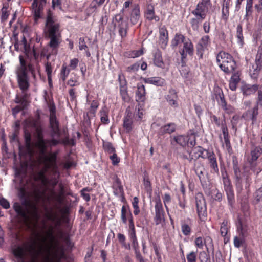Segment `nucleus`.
Segmentation results:
<instances>
[{"label": "nucleus", "mask_w": 262, "mask_h": 262, "mask_svg": "<svg viewBox=\"0 0 262 262\" xmlns=\"http://www.w3.org/2000/svg\"><path fill=\"white\" fill-rule=\"evenodd\" d=\"M13 253L18 262H61L64 257V249L55 241L53 227L50 226L47 229L44 223L33 243L17 247Z\"/></svg>", "instance_id": "1"}, {"label": "nucleus", "mask_w": 262, "mask_h": 262, "mask_svg": "<svg viewBox=\"0 0 262 262\" xmlns=\"http://www.w3.org/2000/svg\"><path fill=\"white\" fill-rule=\"evenodd\" d=\"M60 23L57 17L50 10L48 11L46 19L45 31L50 39L48 48L47 51L43 50L41 56H46L48 61L45 65V71L48 78L50 80L52 77V70L54 66L50 62V60L54 61L58 53V48L62 41Z\"/></svg>", "instance_id": "2"}, {"label": "nucleus", "mask_w": 262, "mask_h": 262, "mask_svg": "<svg viewBox=\"0 0 262 262\" xmlns=\"http://www.w3.org/2000/svg\"><path fill=\"white\" fill-rule=\"evenodd\" d=\"M40 160L41 163L43 165V167L37 172L36 179L40 181L45 187H47L49 186L52 187L51 188L49 189L50 193L49 199L56 201L58 202H61L63 195V186L61 185H60V191L58 194H57L55 191L54 187L58 183L57 180L55 178L49 179L46 176V173L49 169H52L53 172L56 173L57 172V153L50 152L48 156H44L43 159Z\"/></svg>", "instance_id": "3"}, {"label": "nucleus", "mask_w": 262, "mask_h": 262, "mask_svg": "<svg viewBox=\"0 0 262 262\" xmlns=\"http://www.w3.org/2000/svg\"><path fill=\"white\" fill-rule=\"evenodd\" d=\"M37 121H34L33 125L35 127V137L36 139L35 146L38 150L40 155V160H42L44 156H48L47 154L48 147L55 146L60 143V141L55 138L51 139H45L43 134V129L40 126L37 125Z\"/></svg>", "instance_id": "4"}, {"label": "nucleus", "mask_w": 262, "mask_h": 262, "mask_svg": "<svg viewBox=\"0 0 262 262\" xmlns=\"http://www.w3.org/2000/svg\"><path fill=\"white\" fill-rule=\"evenodd\" d=\"M19 60L20 64L16 68L15 70L17 82L19 88L25 92L30 86L28 71L32 73L33 68L31 63H27L23 56H19Z\"/></svg>", "instance_id": "5"}, {"label": "nucleus", "mask_w": 262, "mask_h": 262, "mask_svg": "<svg viewBox=\"0 0 262 262\" xmlns=\"http://www.w3.org/2000/svg\"><path fill=\"white\" fill-rule=\"evenodd\" d=\"M218 66L224 72L231 73L236 68V63L232 56L225 52H220L216 56Z\"/></svg>", "instance_id": "6"}, {"label": "nucleus", "mask_w": 262, "mask_h": 262, "mask_svg": "<svg viewBox=\"0 0 262 262\" xmlns=\"http://www.w3.org/2000/svg\"><path fill=\"white\" fill-rule=\"evenodd\" d=\"M210 4V0H201L197 4L196 8L192 11L196 18L191 19L192 25L196 24L198 26L199 23H201L204 20L206 14L208 11V5Z\"/></svg>", "instance_id": "7"}, {"label": "nucleus", "mask_w": 262, "mask_h": 262, "mask_svg": "<svg viewBox=\"0 0 262 262\" xmlns=\"http://www.w3.org/2000/svg\"><path fill=\"white\" fill-rule=\"evenodd\" d=\"M222 177L224 190L226 193L228 204L232 206L234 202L235 199L234 191L231 182L227 177L226 173L223 174Z\"/></svg>", "instance_id": "8"}, {"label": "nucleus", "mask_w": 262, "mask_h": 262, "mask_svg": "<svg viewBox=\"0 0 262 262\" xmlns=\"http://www.w3.org/2000/svg\"><path fill=\"white\" fill-rule=\"evenodd\" d=\"M155 216L154 222L156 225L162 224L164 222V211L161 201L159 198L155 200Z\"/></svg>", "instance_id": "9"}, {"label": "nucleus", "mask_w": 262, "mask_h": 262, "mask_svg": "<svg viewBox=\"0 0 262 262\" xmlns=\"http://www.w3.org/2000/svg\"><path fill=\"white\" fill-rule=\"evenodd\" d=\"M180 54L181 56V60L183 63H184L185 59L187 56H192L193 55L194 48L192 42L189 39L187 40L183 43V47L179 51Z\"/></svg>", "instance_id": "10"}, {"label": "nucleus", "mask_w": 262, "mask_h": 262, "mask_svg": "<svg viewBox=\"0 0 262 262\" xmlns=\"http://www.w3.org/2000/svg\"><path fill=\"white\" fill-rule=\"evenodd\" d=\"M195 203L198 215L200 217L205 216L206 214V205L202 193L196 194Z\"/></svg>", "instance_id": "11"}, {"label": "nucleus", "mask_w": 262, "mask_h": 262, "mask_svg": "<svg viewBox=\"0 0 262 262\" xmlns=\"http://www.w3.org/2000/svg\"><path fill=\"white\" fill-rule=\"evenodd\" d=\"M262 68V58L256 56L255 62L251 65L249 69V73L252 78H256Z\"/></svg>", "instance_id": "12"}, {"label": "nucleus", "mask_w": 262, "mask_h": 262, "mask_svg": "<svg viewBox=\"0 0 262 262\" xmlns=\"http://www.w3.org/2000/svg\"><path fill=\"white\" fill-rule=\"evenodd\" d=\"M46 3V0H34L32 7L35 20H37L40 17Z\"/></svg>", "instance_id": "13"}, {"label": "nucleus", "mask_w": 262, "mask_h": 262, "mask_svg": "<svg viewBox=\"0 0 262 262\" xmlns=\"http://www.w3.org/2000/svg\"><path fill=\"white\" fill-rule=\"evenodd\" d=\"M194 169L198 176L202 186L206 183L207 172L202 164L196 162L194 164Z\"/></svg>", "instance_id": "14"}, {"label": "nucleus", "mask_w": 262, "mask_h": 262, "mask_svg": "<svg viewBox=\"0 0 262 262\" xmlns=\"http://www.w3.org/2000/svg\"><path fill=\"white\" fill-rule=\"evenodd\" d=\"M222 131L223 135L224 142L223 141V137L221 135H219V138L221 142L222 143V147H224L225 145L226 149L229 150L231 148L229 133L227 126L223 122H222Z\"/></svg>", "instance_id": "15"}, {"label": "nucleus", "mask_w": 262, "mask_h": 262, "mask_svg": "<svg viewBox=\"0 0 262 262\" xmlns=\"http://www.w3.org/2000/svg\"><path fill=\"white\" fill-rule=\"evenodd\" d=\"M21 42L23 45L24 52L27 57L28 59H32L33 57L35 59H37L38 54L36 53L34 48L32 49L30 46L27 44V40L24 36L23 37Z\"/></svg>", "instance_id": "16"}, {"label": "nucleus", "mask_w": 262, "mask_h": 262, "mask_svg": "<svg viewBox=\"0 0 262 262\" xmlns=\"http://www.w3.org/2000/svg\"><path fill=\"white\" fill-rule=\"evenodd\" d=\"M50 127L51 129V136L52 138L60 137V132L59 129V122L56 117H50Z\"/></svg>", "instance_id": "17"}, {"label": "nucleus", "mask_w": 262, "mask_h": 262, "mask_svg": "<svg viewBox=\"0 0 262 262\" xmlns=\"http://www.w3.org/2000/svg\"><path fill=\"white\" fill-rule=\"evenodd\" d=\"M262 154V148L259 147H256L252 149L251 151V159L250 161V163L251 164V168L254 171L256 172L257 173H258L260 171L261 169H258V170H256L255 169L253 164L254 162H255L258 158L260 157V156Z\"/></svg>", "instance_id": "18"}, {"label": "nucleus", "mask_w": 262, "mask_h": 262, "mask_svg": "<svg viewBox=\"0 0 262 262\" xmlns=\"http://www.w3.org/2000/svg\"><path fill=\"white\" fill-rule=\"evenodd\" d=\"M168 41V33L166 27L162 26L159 29V43L161 47L165 49Z\"/></svg>", "instance_id": "19"}, {"label": "nucleus", "mask_w": 262, "mask_h": 262, "mask_svg": "<svg viewBox=\"0 0 262 262\" xmlns=\"http://www.w3.org/2000/svg\"><path fill=\"white\" fill-rule=\"evenodd\" d=\"M137 90L136 92V100L138 102H144L146 100L145 88L142 83L137 84Z\"/></svg>", "instance_id": "20"}, {"label": "nucleus", "mask_w": 262, "mask_h": 262, "mask_svg": "<svg viewBox=\"0 0 262 262\" xmlns=\"http://www.w3.org/2000/svg\"><path fill=\"white\" fill-rule=\"evenodd\" d=\"M126 113L123 119V127L127 132H129L133 128L132 113L128 108L126 109Z\"/></svg>", "instance_id": "21"}, {"label": "nucleus", "mask_w": 262, "mask_h": 262, "mask_svg": "<svg viewBox=\"0 0 262 262\" xmlns=\"http://www.w3.org/2000/svg\"><path fill=\"white\" fill-rule=\"evenodd\" d=\"M208 152V151L203 149L201 147L198 146L192 149L190 152V156L191 157L192 159H198L200 157L205 159L206 158V155Z\"/></svg>", "instance_id": "22"}, {"label": "nucleus", "mask_w": 262, "mask_h": 262, "mask_svg": "<svg viewBox=\"0 0 262 262\" xmlns=\"http://www.w3.org/2000/svg\"><path fill=\"white\" fill-rule=\"evenodd\" d=\"M140 18V8L138 5H134L130 14V20L133 25L137 24Z\"/></svg>", "instance_id": "23"}, {"label": "nucleus", "mask_w": 262, "mask_h": 262, "mask_svg": "<svg viewBox=\"0 0 262 262\" xmlns=\"http://www.w3.org/2000/svg\"><path fill=\"white\" fill-rule=\"evenodd\" d=\"M154 63L159 68H164L165 64L163 60L161 52L157 50L154 54Z\"/></svg>", "instance_id": "24"}, {"label": "nucleus", "mask_w": 262, "mask_h": 262, "mask_svg": "<svg viewBox=\"0 0 262 262\" xmlns=\"http://www.w3.org/2000/svg\"><path fill=\"white\" fill-rule=\"evenodd\" d=\"M205 239H204L202 237H196L195 239V246L199 249H202L204 245L206 244V241L209 240L210 241L209 246L210 248L213 251V245L211 239L212 238L209 236H207Z\"/></svg>", "instance_id": "25"}, {"label": "nucleus", "mask_w": 262, "mask_h": 262, "mask_svg": "<svg viewBox=\"0 0 262 262\" xmlns=\"http://www.w3.org/2000/svg\"><path fill=\"white\" fill-rule=\"evenodd\" d=\"M206 156V158H207L209 160L210 166L214 172H218L219 168L215 154L213 152H208Z\"/></svg>", "instance_id": "26"}, {"label": "nucleus", "mask_w": 262, "mask_h": 262, "mask_svg": "<svg viewBox=\"0 0 262 262\" xmlns=\"http://www.w3.org/2000/svg\"><path fill=\"white\" fill-rule=\"evenodd\" d=\"M258 114V105H257L251 110H248L244 114V117L247 120H251L255 122Z\"/></svg>", "instance_id": "27"}, {"label": "nucleus", "mask_w": 262, "mask_h": 262, "mask_svg": "<svg viewBox=\"0 0 262 262\" xmlns=\"http://www.w3.org/2000/svg\"><path fill=\"white\" fill-rule=\"evenodd\" d=\"M14 208L17 214L22 217L25 222L29 221V217L28 215L27 212L19 204L15 203L14 204Z\"/></svg>", "instance_id": "28"}, {"label": "nucleus", "mask_w": 262, "mask_h": 262, "mask_svg": "<svg viewBox=\"0 0 262 262\" xmlns=\"http://www.w3.org/2000/svg\"><path fill=\"white\" fill-rule=\"evenodd\" d=\"M187 40L185 38V37L181 33H176L172 39L171 42V46L173 47H176L182 43H184V42Z\"/></svg>", "instance_id": "29"}, {"label": "nucleus", "mask_w": 262, "mask_h": 262, "mask_svg": "<svg viewBox=\"0 0 262 262\" xmlns=\"http://www.w3.org/2000/svg\"><path fill=\"white\" fill-rule=\"evenodd\" d=\"M176 127V124L173 123L167 124L160 128L159 134L161 135L166 133L171 134L175 131Z\"/></svg>", "instance_id": "30"}, {"label": "nucleus", "mask_w": 262, "mask_h": 262, "mask_svg": "<svg viewBox=\"0 0 262 262\" xmlns=\"http://www.w3.org/2000/svg\"><path fill=\"white\" fill-rule=\"evenodd\" d=\"M145 83L152 84L157 86H163L164 85L165 80L160 77H149L144 79Z\"/></svg>", "instance_id": "31"}, {"label": "nucleus", "mask_w": 262, "mask_h": 262, "mask_svg": "<svg viewBox=\"0 0 262 262\" xmlns=\"http://www.w3.org/2000/svg\"><path fill=\"white\" fill-rule=\"evenodd\" d=\"M258 89V85L256 84H246L243 86L242 90L244 95L248 96L254 93Z\"/></svg>", "instance_id": "32"}, {"label": "nucleus", "mask_w": 262, "mask_h": 262, "mask_svg": "<svg viewBox=\"0 0 262 262\" xmlns=\"http://www.w3.org/2000/svg\"><path fill=\"white\" fill-rule=\"evenodd\" d=\"M120 94L122 100L125 102H128L130 101V97L128 94L127 87L126 84H120Z\"/></svg>", "instance_id": "33"}, {"label": "nucleus", "mask_w": 262, "mask_h": 262, "mask_svg": "<svg viewBox=\"0 0 262 262\" xmlns=\"http://www.w3.org/2000/svg\"><path fill=\"white\" fill-rule=\"evenodd\" d=\"M177 95L174 91L169 92V94L167 96V100L169 104L172 106H177Z\"/></svg>", "instance_id": "34"}, {"label": "nucleus", "mask_w": 262, "mask_h": 262, "mask_svg": "<svg viewBox=\"0 0 262 262\" xmlns=\"http://www.w3.org/2000/svg\"><path fill=\"white\" fill-rule=\"evenodd\" d=\"M146 17L149 20H155L158 21L159 17L155 15L154 9L152 6L148 7L145 13Z\"/></svg>", "instance_id": "35"}, {"label": "nucleus", "mask_w": 262, "mask_h": 262, "mask_svg": "<svg viewBox=\"0 0 262 262\" xmlns=\"http://www.w3.org/2000/svg\"><path fill=\"white\" fill-rule=\"evenodd\" d=\"M131 212L128 209V207L123 205L121 208V218L122 222L126 224L127 223V218L129 216H131Z\"/></svg>", "instance_id": "36"}, {"label": "nucleus", "mask_w": 262, "mask_h": 262, "mask_svg": "<svg viewBox=\"0 0 262 262\" xmlns=\"http://www.w3.org/2000/svg\"><path fill=\"white\" fill-rule=\"evenodd\" d=\"M174 141L180 145L184 147L188 142V136L179 135L174 137Z\"/></svg>", "instance_id": "37"}, {"label": "nucleus", "mask_w": 262, "mask_h": 262, "mask_svg": "<svg viewBox=\"0 0 262 262\" xmlns=\"http://www.w3.org/2000/svg\"><path fill=\"white\" fill-rule=\"evenodd\" d=\"M236 37L237 38V43L241 47L244 44V37L243 35V30L242 25L239 24L236 28Z\"/></svg>", "instance_id": "38"}, {"label": "nucleus", "mask_w": 262, "mask_h": 262, "mask_svg": "<svg viewBox=\"0 0 262 262\" xmlns=\"http://www.w3.org/2000/svg\"><path fill=\"white\" fill-rule=\"evenodd\" d=\"M143 107V104H141L140 103H138L137 106V112L135 115V119L137 121H141L143 118L144 115Z\"/></svg>", "instance_id": "39"}, {"label": "nucleus", "mask_w": 262, "mask_h": 262, "mask_svg": "<svg viewBox=\"0 0 262 262\" xmlns=\"http://www.w3.org/2000/svg\"><path fill=\"white\" fill-rule=\"evenodd\" d=\"M29 88H28V89L26 90V91L25 92H23L22 91V90L21 89H20V90H21V97H19V96L18 95H16V97H15V103H20L25 101L26 100V99L28 98V97L29 96V95L28 94V91H29Z\"/></svg>", "instance_id": "40"}, {"label": "nucleus", "mask_w": 262, "mask_h": 262, "mask_svg": "<svg viewBox=\"0 0 262 262\" xmlns=\"http://www.w3.org/2000/svg\"><path fill=\"white\" fill-rule=\"evenodd\" d=\"M119 28V33L122 37H124L126 35L127 24L126 22H122L118 25Z\"/></svg>", "instance_id": "41"}, {"label": "nucleus", "mask_w": 262, "mask_h": 262, "mask_svg": "<svg viewBox=\"0 0 262 262\" xmlns=\"http://www.w3.org/2000/svg\"><path fill=\"white\" fill-rule=\"evenodd\" d=\"M70 72V69H69L67 66L64 64L62 65L60 71V79H62L63 81H65L67 78L68 77L69 73Z\"/></svg>", "instance_id": "42"}, {"label": "nucleus", "mask_w": 262, "mask_h": 262, "mask_svg": "<svg viewBox=\"0 0 262 262\" xmlns=\"http://www.w3.org/2000/svg\"><path fill=\"white\" fill-rule=\"evenodd\" d=\"M228 221L226 220H224L222 223L220 228V232L221 234L223 236H225L228 233Z\"/></svg>", "instance_id": "43"}, {"label": "nucleus", "mask_w": 262, "mask_h": 262, "mask_svg": "<svg viewBox=\"0 0 262 262\" xmlns=\"http://www.w3.org/2000/svg\"><path fill=\"white\" fill-rule=\"evenodd\" d=\"M98 5L96 4L94 1H92L90 6L86 9V11L88 15H90L93 13H95L97 11V9L98 7H99Z\"/></svg>", "instance_id": "44"}, {"label": "nucleus", "mask_w": 262, "mask_h": 262, "mask_svg": "<svg viewBox=\"0 0 262 262\" xmlns=\"http://www.w3.org/2000/svg\"><path fill=\"white\" fill-rule=\"evenodd\" d=\"M100 114L101 121L103 123L107 124L108 123V119L107 116V113L106 110L103 108L100 111Z\"/></svg>", "instance_id": "45"}, {"label": "nucleus", "mask_w": 262, "mask_h": 262, "mask_svg": "<svg viewBox=\"0 0 262 262\" xmlns=\"http://www.w3.org/2000/svg\"><path fill=\"white\" fill-rule=\"evenodd\" d=\"M187 262H196L197 254L196 252L191 251L186 255Z\"/></svg>", "instance_id": "46"}, {"label": "nucleus", "mask_w": 262, "mask_h": 262, "mask_svg": "<svg viewBox=\"0 0 262 262\" xmlns=\"http://www.w3.org/2000/svg\"><path fill=\"white\" fill-rule=\"evenodd\" d=\"M103 147L105 151L110 154H112L115 152V148L113 147V145L110 142L105 143L103 145Z\"/></svg>", "instance_id": "47"}, {"label": "nucleus", "mask_w": 262, "mask_h": 262, "mask_svg": "<svg viewBox=\"0 0 262 262\" xmlns=\"http://www.w3.org/2000/svg\"><path fill=\"white\" fill-rule=\"evenodd\" d=\"M196 55L199 56V58L200 59L202 58L205 49L206 48L203 46L201 44L198 43V45L196 46Z\"/></svg>", "instance_id": "48"}, {"label": "nucleus", "mask_w": 262, "mask_h": 262, "mask_svg": "<svg viewBox=\"0 0 262 262\" xmlns=\"http://www.w3.org/2000/svg\"><path fill=\"white\" fill-rule=\"evenodd\" d=\"M182 232L186 236L189 235L191 232L190 227L186 224H183L181 226Z\"/></svg>", "instance_id": "49"}, {"label": "nucleus", "mask_w": 262, "mask_h": 262, "mask_svg": "<svg viewBox=\"0 0 262 262\" xmlns=\"http://www.w3.org/2000/svg\"><path fill=\"white\" fill-rule=\"evenodd\" d=\"M32 212L33 217L35 222H37L39 219L40 215L38 213V208L36 205H32Z\"/></svg>", "instance_id": "50"}, {"label": "nucleus", "mask_w": 262, "mask_h": 262, "mask_svg": "<svg viewBox=\"0 0 262 262\" xmlns=\"http://www.w3.org/2000/svg\"><path fill=\"white\" fill-rule=\"evenodd\" d=\"M252 5L253 0H247V4L246 7V14L245 16H247V15H250L252 13Z\"/></svg>", "instance_id": "51"}, {"label": "nucleus", "mask_w": 262, "mask_h": 262, "mask_svg": "<svg viewBox=\"0 0 262 262\" xmlns=\"http://www.w3.org/2000/svg\"><path fill=\"white\" fill-rule=\"evenodd\" d=\"M245 242V239L243 237L235 236L234 238V245L236 248H239Z\"/></svg>", "instance_id": "52"}, {"label": "nucleus", "mask_w": 262, "mask_h": 262, "mask_svg": "<svg viewBox=\"0 0 262 262\" xmlns=\"http://www.w3.org/2000/svg\"><path fill=\"white\" fill-rule=\"evenodd\" d=\"M79 63V60L77 58H74L70 60V63L69 65V69L75 70L77 68Z\"/></svg>", "instance_id": "53"}, {"label": "nucleus", "mask_w": 262, "mask_h": 262, "mask_svg": "<svg viewBox=\"0 0 262 262\" xmlns=\"http://www.w3.org/2000/svg\"><path fill=\"white\" fill-rule=\"evenodd\" d=\"M99 106V103L97 101L93 100L91 104V108L89 113L92 114L95 113L96 111Z\"/></svg>", "instance_id": "54"}, {"label": "nucleus", "mask_w": 262, "mask_h": 262, "mask_svg": "<svg viewBox=\"0 0 262 262\" xmlns=\"http://www.w3.org/2000/svg\"><path fill=\"white\" fill-rule=\"evenodd\" d=\"M2 15H1V20L2 21H6L9 15V13L7 11V9L5 7H3L1 10Z\"/></svg>", "instance_id": "55"}, {"label": "nucleus", "mask_w": 262, "mask_h": 262, "mask_svg": "<svg viewBox=\"0 0 262 262\" xmlns=\"http://www.w3.org/2000/svg\"><path fill=\"white\" fill-rule=\"evenodd\" d=\"M254 197L257 202L262 201V186L255 191Z\"/></svg>", "instance_id": "56"}, {"label": "nucleus", "mask_w": 262, "mask_h": 262, "mask_svg": "<svg viewBox=\"0 0 262 262\" xmlns=\"http://www.w3.org/2000/svg\"><path fill=\"white\" fill-rule=\"evenodd\" d=\"M257 91L258 93L257 105L262 106V86L258 85Z\"/></svg>", "instance_id": "57"}, {"label": "nucleus", "mask_w": 262, "mask_h": 262, "mask_svg": "<svg viewBox=\"0 0 262 262\" xmlns=\"http://www.w3.org/2000/svg\"><path fill=\"white\" fill-rule=\"evenodd\" d=\"M209 43V37L208 35L204 36L202 37L200 40L199 44H201L205 47H207Z\"/></svg>", "instance_id": "58"}, {"label": "nucleus", "mask_w": 262, "mask_h": 262, "mask_svg": "<svg viewBox=\"0 0 262 262\" xmlns=\"http://www.w3.org/2000/svg\"><path fill=\"white\" fill-rule=\"evenodd\" d=\"M114 187H116V191L117 193H120L122 192L123 188L121 185L120 181L118 179H116L114 184Z\"/></svg>", "instance_id": "59"}, {"label": "nucleus", "mask_w": 262, "mask_h": 262, "mask_svg": "<svg viewBox=\"0 0 262 262\" xmlns=\"http://www.w3.org/2000/svg\"><path fill=\"white\" fill-rule=\"evenodd\" d=\"M199 259L201 262H207L209 259V256L205 251L200 253Z\"/></svg>", "instance_id": "60"}, {"label": "nucleus", "mask_w": 262, "mask_h": 262, "mask_svg": "<svg viewBox=\"0 0 262 262\" xmlns=\"http://www.w3.org/2000/svg\"><path fill=\"white\" fill-rule=\"evenodd\" d=\"M217 101L219 104L221 105V107L225 106L226 104L227 103L225 99L224 98V96L223 93L219 94V98L217 99Z\"/></svg>", "instance_id": "61"}, {"label": "nucleus", "mask_w": 262, "mask_h": 262, "mask_svg": "<svg viewBox=\"0 0 262 262\" xmlns=\"http://www.w3.org/2000/svg\"><path fill=\"white\" fill-rule=\"evenodd\" d=\"M114 22L115 26H118V24H121L122 22H124L123 21V16L120 14H116L115 16Z\"/></svg>", "instance_id": "62"}, {"label": "nucleus", "mask_w": 262, "mask_h": 262, "mask_svg": "<svg viewBox=\"0 0 262 262\" xmlns=\"http://www.w3.org/2000/svg\"><path fill=\"white\" fill-rule=\"evenodd\" d=\"M139 68V64L138 63H134L131 66L127 68L126 71L128 72H135L138 70Z\"/></svg>", "instance_id": "63"}, {"label": "nucleus", "mask_w": 262, "mask_h": 262, "mask_svg": "<svg viewBox=\"0 0 262 262\" xmlns=\"http://www.w3.org/2000/svg\"><path fill=\"white\" fill-rule=\"evenodd\" d=\"M110 159L112 161V163L113 165H117L120 162V158L117 157L116 154L113 153L112 155L110 156Z\"/></svg>", "instance_id": "64"}]
</instances>
